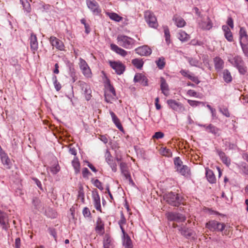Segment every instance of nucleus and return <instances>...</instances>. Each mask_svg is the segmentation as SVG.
Returning <instances> with one entry per match:
<instances>
[{
	"instance_id": "6e6d98bb",
	"label": "nucleus",
	"mask_w": 248,
	"mask_h": 248,
	"mask_svg": "<svg viewBox=\"0 0 248 248\" xmlns=\"http://www.w3.org/2000/svg\"><path fill=\"white\" fill-rule=\"evenodd\" d=\"M220 112L224 116L227 117H229L230 116V114L228 109L227 108H220Z\"/></svg>"
},
{
	"instance_id": "cd10ccee",
	"label": "nucleus",
	"mask_w": 248,
	"mask_h": 248,
	"mask_svg": "<svg viewBox=\"0 0 248 248\" xmlns=\"http://www.w3.org/2000/svg\"><path fill=\"white\" fill-rule=\"evenodd\" d=\"M0 224L3 229H8L9 225L8 223L7 215L4 212L0 216Z\"/></svg>"
},
{
	"instance_id": "4c0bfd02",
	"label": "nucleus",
	"mask_w": 248,
	"mask_h": 248,
	"mask_svg": "<svg viewBox=\"0 0 248 248\" xmlns=\"http://www.w3.org/2000/svg\"><path fill=\"white\" fill-rule=\"evenodd\" d=\"M122 174L125 177V179L128 181L129 184L134 186L135 185L130 175V173L128 171V170H125L121 171Z\"/></svg>"
},
{
	"instance_id": "680f3d73",
	"label": "nucleus",
	"mask_w": 248,
	"mask_h": 248,
	"mask_svg": "<svg viewBox=\"0 0 248 248\" xmlns=\"http://www.w3.org/2000/svg\"><path fill=\"white\" fill-rule=\"evenodd\" d=\"M32 204L35 208L37 209L39 208L40 201L36 198H34L32 200Z\"/></svg>"
},
{
	"instance_id": "4468645a",
	"label": "nucleus",
	"mask_w": 248,
	"mask_h": 248,
	"mask_svg": "<svg viewBox=\"0 0 248 248\" xmlns=\"http://www.w3.org/2000/svg\"><path fill=\"white\" fill-rule=\"evenodd\" d=\"M136 52L140 56H148L152 53V49L147 46H143L137 48Z\"/></svg>"
},
{
	"instance_id": "603ef678",
	"label": "nucleus",
	"mask_w": 248,
	"mask_h": 248,
	"mask_svg": "<svg viewBox=\"0 0 248 248\" xmlns=\"http://www.w3.org/2000/svg\"><path fill=\"white\" fill-rule=\"evenodd\" d=\"M242 172L245 175H248V166L246 164H242L240 167Z\"/></svg>"
},
{
	"instance_id": "c9c22d12",
	"label": "nucleus",
	"mask_w": 248,
	"mask_h": 248,
	"mask_svg": "<svg viewBox=\"0 0 248 248\" xmlns=\"http://www.w3.org/2000/svg\"><path fill=\"white\" fill-rule=\"evenodd\" d=\"M188 62L192 66H195L200 68L201 67L202 64V62L200 61V58L198 59L196 58H188Z\"/></svg>"
},
{
	"instance_id": "3c124183",
	"label": "nucleus",
	"mask_w": 248,
	"mask_h": 248,
	"mask_svg": "<svg viewBox=\"0 0 248 248\" xmlns=\"http://www.w3.org/2000/svg\"><path fill=\"white\" fill-rule=\"evenodd\" d=\"M188 104L192 107H196L201 104H203L202 102L198 101H194V100H188Z\"/></svg>"
},
{
	"instance_id": "a19ab883",
	"label": "nucleus",
	"mask_w": 248,
	"mask_h": 248,
	"mask_svg": "<svg viewBox=\"0 0 248 248\" xmlns=\"http://www.w3.org/2000/svg\"><path fill=\"white\" fill-rule=\"evenodd\" d=\"M132 64L138 69H141L143 65L144 62L142 59H135L132 61Z\"/></svg>"
},
{
	"instance_id": "f3484780",
	"label": "nucleus",
	"mask_w": 248,
	"mask_h": 248,
	"mask_svg": "<svg viewBox=\"0 0 248 248\" xmlns=\"http://www.w3.org/2000/svg\"><path fill=\"white\" fill-rule=\"evenodd\" d=\"M134 80L135 82H139L142 86L148 85V79L141 74H136L134 77Z\"/></svg>"
},
{
	"instance_id": "4d7b16f0",
	"label": "nucleus",
	"mask_w": 248,
	"mask_h": 248,
	"mask_svg": "<svg viewBox=\"0 0 248 248\" xmlns=\"http://www.w3.org/2000/svg\"><path fill=\"white\" fill-rule=\"evenodd\" d=\"M48 232L49 233L52 235L53 238L55 239V241L57 240V232L55 229L53 228H49L48 229Z\"/></svg>"
},
{
	"instance_id": "37998d69",
	"label": "nucleus",
	"mask_w": 248,
	"mask_h": 248,
	"mask_svg": "<svg viewBox=\"0 0 248 248\" xmlns=\"http://www.w3.org/2000/svg\"><path fill=\"white\" fill-rule=\"evenodd\" d=\"M107 15L109 16V17L115 21L119 22L120 21L122 17L119 16L117 14L115 13H107Z\"/></svg>"
},
{
	"instance_id": "6e6552de",
	"label": "nucleus",
	"mask_w": 248,
	"mask_h": 248,
	"mask_svg": "<svg viewBox=\"0 0 248 248\" xmlns=\"http://www.w3.org/2000/svg\"><path fill=\"white\" fill-rule=\"evenodd\" d=\"M79 66L84 76L87 78L91 77V70L86 62L81 58L79 59Z\"/></svg>"
},
{
	"instance_id": "7ed1b4c3",
	"label": "nucleus",
	"mask_w": 248,
	"mask_h": 248,
	"mask_svg": "<svg viewBox=\"0 0 248 248\" xmlns=\"http://www.w3.org/2000/svg\"><path fill=\"white\" fill-rule=\"evenodd\" d=\"M163 199L168 204L173 206H178L182 202V198L178 194L172 192L164 194Z\"/></svg>"
},
{
	"instance_id": "412c9836",
	"label": "nucleus",
	"mask_w": 248,
	"mask_h": 248,
	"mask_svg": "<svg viewBox=\"0 0 248 248\" xmlns=\"http://www.w3.org/2000/svg\"><path fill=\"white\" fill-rule=\"evenodd\" d=\"M93 205L95 208L100 212H101L100 196L98 192L93 193Z\"/></svg>"
},
{
	"instance_id": "20e7f679",
	"label": "nucleus",
	"mask_w": 248,
	"mask_h": 248,
	"mask_svg": "<svg viewBox=\"0 0 248 248\" xmlns=\"http://www.w3.org/2000/svg\"><path fill=\"white\" fill-rule=\"evenodd\" d=\"M117 40L119 46L126 49L131 48L135 42L133 38L124 35H118Z\"/></svg>"
},
{
	"instance_id": "6ab92c4d",
	"label": "nucleus",
	"mask_w": 248,
	"mask_h": 248,
	"mask_svg": "<svg viewBox=\"0 0 248 248\" xmlns=\"http://www.w3.org/2000/svg\"><path fill=\"white\" fill-rule=\"evenodd\" d=\"M228 61L231 63L235 67L239 66L244 64V62L242 60V58L239 56L230 57Z\"/></svg>"
},
{
	"instance_id": "2f4dec72",
	"label": "nucleus",
	"mask_w": 248,
	"mask_h": 248,
	"mask_svg": "<svg viewBox=\"0 0 248 248\" xmlns=\"http://www.w3.org/2000/svg\"><path fill=\"white\" fill-rule=\"evenodd\" d=\"M215 67L217 71H219L223 68L224 62L219 57H216L214 59Z\"/></svg>"
},
{
	"instance_id": "393cba45",
	"label": "nucleus",
	"mask_w": 248,
	"mask_h": 248,
	"mask_svg": "<svg viewBox=\"0 0 248 248\" xmlns=\"http://www.w3.org/2000/svg\"><path fill=\"white\" fill-rule=\"evenodd\" d=\"M123 241L124 248H133L132 241L126 232L125 234H123Z\"/></svg>"
},
{
	"instance_id": "8fccbe9b",
	"label": "nucleus",
	"mask_w": 248,
	"mask_h": 248,
	"mask_svg": "<svg viewBox=\"0 0 248 248\" xmlns=\"http://www.w3.org/2000/svg\"><path fill=\"white\" fill-rule=\"evenodd\" d=\"M164 136V134L162 132H156L155 133V134L153 136V139H159L163 138Z\"/></svg>"
},
{
	"instance_id": "dca6fc26",
	"label": "nucleus",
	"mask_w": 248,
	"mask_h": 248,
	"mask_svg": "<svg viewBox=\"0 0 248 248\" xmlns=\"http://www.w3.org/2000/svg\"><path fill=\"white\" fill-rule=\"evenodd\" d=\"M30 44L31 51L35 53L38 48V43L36 35L33 33L31 34L30 38Z\"/></svg>"
},
{
	"instance_id": "ddd939ff",
	"label": "nucleus",
	"mask_w": 248,
	"mask_h": 248,
	"mask_svg": "<svg viewBox=\"0 0 248 248\" xmlns=\"http://www.w3.org/2000/svg\"><path fill=\"white\" fill-rule=\"evenodd\" d=\"M105 158L106 162L110 166L112 171L116 172L117 171V164L113 160L110 153L108 149L106 150V151Z\"/></svg>"
},
{
	"instance_id": "49530a36",
	"label": "nucleus",
	"mask_w": 248,
	"mask_h": 248,
	"mask_svg": "<svg viewBox=\"0 0 248 248\" xmlns=\"http://www.w3.org/2000/svg\"><path fill=\"white\" fill-rule=\"evenodd\" d=\"M160 154L164 156L170 157L172 155L170 150L166 148H162L160 150Z\"/></svg>"
},
{
	"instance_id": "f704fd0d",
	"label": "nucleus",
	"mask_w": 248,
	"mask_h": 248,
	"mask_svg": "<svg viewBox=\"0 0 248 248\" xmlns=\"http://www.w3.org/2000/svg\"><path fill=\"white\" fill-rule=\"evenodd\" d=\"M178 38L182 42H185L187 41L190 39L189 35L185 31H180L178 33Z\"/></svg>"
},
{
	"instance_id": "5701e85b",
	"label": "nucleus",
	"mask_w": 248,
	"mask_h": 248,
	"mask_svg": "<svg viewBox=\"0 0 248 248\" xmlns=\"http://www.w3.org/2000/svg\"><path fill=\"white\" fill-rule=\"evenodd\" d=\"M104 222L100 217H98L95 227L96 232L99 234H103L104 233Z\"/></svg>"
},
{
	"instance_id": "e433bc0d",
	"label": "nucleus",
	"mask_w": 248,
	"mask_h": 248,
	"mask_svg": "<svg viewBox=\"0 0 248 248\" xmlns=\"http://www.w3.org/2000/svg\"><path fill=\"white\" fill-rule=\"evenodd\" d=\"M126 222V220L124 217V214L123 213V212H121L120 219L118 221V224L119 225L120 228L122 231L123 234H125V232L124 230L123 226H124V225L125 224Z\"/></svg>"
},
{
	"instance_id": "58836bf2",
	"label": "nucleus",
	"mask_w": 248,
	"mask_h": 248,
	"mask_svg": "<svg viewBox=\"0 0 248 248\" xmlns=\"http://www.w3.org/2000/svg\"><path fill=\"white\" fill-rule=\"evenodd\" d=\"M72 166L74 168L76 173H78L80 171V163L78 158L75 157L72 162Z\"/></svg>"
},
{
	"instance_id": "c85d7f7f",
	"label": "nucleus",
	"mask_w": 248,
	"mask_h": 248,
	"mask_svg": "<svg viewBox=\"0 0 248 248\" xmlns=\"http://www.w3.org/2000/svg\"><path fill=\"white\" fill-rule=\"evenodd\" d=\"M110 47H111V49L112 50H113L116 53H117V54H120V55H121L122 56H124V57L125 56L127 55V51H126L124 49H123V48H122L121 47H119L116 45H115V44H111L110 45Z\"/></svg>"
},
{
	"instance_id": "f257e3e1",
	"label": "nucleus",
	"mask_w": 248,
	"mask_h": 248,
	"mask_svg": "<svg viewBox=\"0 0 248 248\" xmlns=\"http://www.w3.org/2000/svg\"><path fill=\"white\" fill-rule=\"evenodd\" d=\"M205 227L212 232H222L223 235H227L226 232L230 228L229 225L215 220H210L207 222L205 224Z\"/></svg>"
},
{
	"instance_id": "09e8293b",
	"label": "nucleus",
	"mask_w": 248,
	"mask_h": 248,
	"mask_svg": "<svg viewBox=\"0 0 248 248\" xmlns=\"http://www.w3.org/2000/svg\"><path fill=\"white\" fill-rule=\"evenodd\" d=\"M174 163L175 166V168L177 170L178 168L181 167V166H183L182 165V161L180 159L179 157H176L174 158Z\"/></svg>"
},
{
	"instance_id": "aec40b11",
	"label": "nucleus",
	"mask_w": 248,
	"mask_h": 248,
	"mask_svg": "<svg viewBox=\"0 0 248 248\" xmlns=\"http://www.w3.org/2000/svg\"><path fill=\"white\" fill-rule=\"evenodd\" d=\"M199 26L202 30H209L212 28L213 24L211 19L208 17L206 21L199 22Z\"/></svg>"
},
{
	"instance_id": "774afa93",
	"label": "nucleus",
	"mask_w": 248,
	"mask_h": 248,
	"mask_svg": "<svg viewBox=\"0 0 248 248\" xmlns=\"http://www.w3.org/2000/svg\"><path fill=\"white\" fill-rule=\"evenodd\" d=\"M99 139L105 144L107 143L108 142V138L106 135L100 136Z\"/></svg>"
},
{
	"instance_id": "39448f33",
	"label": "nucleus",
	"mask_w": 248,
	"mask_h": 248,
	"mask_svg": "<svg viewBox=\"0 0 248 248\" xmlns=\"http://www.w3.org/2000/svg\"><path fill=\"white\" fill-rule=\"evenodd\" d=\"M144 16L146 23L150 27L155 29L157 27L158 23L156 18L152 12L149 10L145 11Z\"/></svg>"
},
{
	"instance_id": "052dcab7",
	"label": "nucleus",
	"mask_w": 248,
	"mask_h": 248,
	"mask_svg": "<svg viewBox=\"0 0 248 248\" xmlns=\"http://www.w3.org/2000/svg\"><path fill=\"white\" fill-rule=\"evenodd\" d=\"M60 170V167L58 165L53 166L51 168V171L53 174H56Z\"/></svg>"
},
{
	"instance_id": "79ce46f5",
	"label": "nucleus",
	"mask_w": 248,
	"mask_h": 248,
	"mask_svg": "<svg viewBox=\"0 0 248 248\" xmlns=\"http://www.w3.org/2000/svg\"><path fill=\"white\" fill-rule=\"evenodd\" d=\"M20 3L22 5L23 9L25 11L29 13L31 12V8L28 0H20Z\"/></svg>"
},
{
	"instance_id": "2eb2a0df",
	"label": "nucleus",
	"mask_w": 248,
	"mask_h": 248,
	"mask_svg": "<svg viewBox=\"0 0 248 248\" xmlns=\"http://www.w3.org/2000/svg\"><path fill=\"white\" fill-rule=\"evenodd\" d=\"M104 248H114V240L108 234H106L103 240Z\"/></svg>"
},
{
	"instance_id": "69168bd1",
	"label": "nucleus",
	"mask_w": 248,
	"mask_h": 248,
	"mask_svg": "<svg viewBox=\"0 0 248 248\" xmlns=\"http://www.w3.org/2000/svg\"><path fill=\"white\" fill-rule=\"evenodd\" d=\"M227 23L228 26H229L232 29L233 28V21L232 17H228Z\"/></svg>"
},
{
	"instance_id": "f8f14e48",
	"label": "nucleus",
	"mask_w": 248,
	"mask_h": 248,
	"mask_svg": "<svg viewBox=\"0 0 248 248\" xmlns=\"http://www.w3.org/2000/svg\"><path fill=\"white\" fill-rule=\"evenodd\" d=\"M49 42L51 45L59 50H63L64 46L63 42L55 36H51L49 38Z\"/></svg>"
},
{
	"instance_id": "9d476101",
	"label": "nucleus",
	"mask_w": 248,
	"mask_h": 248,
	"mask_svg": "<svg viewBox=\"0 0 248 248\" xmlns=\"http://www.w3.org/2000/svg\"><path fill=\"white\" fill-rule=\"evenodd\" d=\"M109 63L110 67L115 70L117 74L121 75L124 72L125 66L122 62L110 61Z\"/></svg>"
},
{
	"instance_id": "e2e57ef3",
	"label": "nucleus",
	"mask_w": 248,
	"mask_h": 248,
	"mask_svg": "<svg viewBox=\"0 0 248 248\" xmlns=\"http://www.w3.org/2000/svg\"><path fill=\"white\" fill-rule=\"evenodd\" d=\"M190 44L193 46H201L202 45V42L196 39H193L190 41Z\"/></svg>"
},
{
	"instance_id": "423d86ee",
	"label": "nucleus",
	"mask_w": 248,
	"mask_h": 248,
	"mask_svg": "<svg viewBox=\"0 0 248 248\" xmlns=\"http://www.w3.org/2000/svg\"><path fill=\"white\" fill-rule=\"evenodd\" d=\"M78 85L81 90L82 93L84 95L86 99L89 101L92 97V90L90 86L83 81H79Z\"/></svg>"
},
{
	"instance_id": "7c9ffc66",
	"label": "nucleus",
	"mask_w": 248,
	"mask_h": 248,
	"mask_svg": "<svg viewBox=\"0 0 248 248\" xmlns=\"http://www.w3.org/2000/svg\"><path fill=\"white\" fill-rule=\"evenodd\" d=\"M206 177L209 182L214 184L216 182L215 176L213 172L210 169H206Z\"/></svg>"
},
{
	"instance_id": "b1692460",
	"label": "nucleus",
	"mask_w": 248,
	"mask_h": 248,
	"mask_svg": "<svg viewBox=\"0 0 248 248\" xmlns=\"http://www.w3.org/2000/svg\"><path fill=\"white\" fill-rule=\"evenodd\" d=\"M172 20L175 22V25L178 28H182L186 24L185 20L177 15H175L173 16Z\"/></svg>"
},
{
	"instance_id": "9b49d317",
	"label": "nucleus",
	"mask_w": 248,
	"mask_h": 248,
	"mask_svg": "<svg viewBox=\"0 0 248 248\" xmlns=\"http://www.w3.org/2000/svg\"><path fill=\"white\" fill-rule=\"evenodd\" d=\"M86 3L88 7L92 11L93 14L99 15L101 12V10L96 1L87 0Z\"/></svg>"
},
{
	"instance_id": "864d4df0",
	"label": "nucleus",
	"mask_w": 248,
	"mask_h": 248,
	"mask_svg": "<svg viewBox=\"0 0 248 248\" xmlns=\"http://www.w3.org/2000/svg\"><path fill=\"white\" fill-rule=\"evenodd\" d=\"M93 185L98 189L101 190L103 189V187L102 186V183L98 179H95L94 181Z\"/></svg>"
},
{
	"instance_id": "0eeeda50",
	"label": "nucleus",
	"mask_w": 248,
	"mask_h": 248,
	"mask_svg": "<svg viewBox=\"0 0 248 248\" xmlns=\"http://www.w3.org/2000/svg\"><path fill=\"white\" fill-rule=\"evenodd\" d=\"M167 103L169 107L174 111L178 112H183L186 110L183 104L177 102L175 100L169 99L167 100Z\"/></svg>"
},
{
	"instance_id": "a211bd4d",
	"label": "nucleus",
	"mask_w": 248,
	"mask_h": 248,
	"mask_svg": "<svg viewBox=\"0 0 248 248\" xmlns=\"http://www.w3.org/2000/svg\"><path fill=\"white\" fill-rule=\"evenodd\" d=\"M178 230L181 232V234L186 238L193 236L194 234V232L192 230L185 227H179Z\"/></svg>"
},
{
	"instance_id": "ea45409f",
	"label": "nucleus",
	"mask_w": 248,
	"mask_h": 248,
	"mask_svg": "<svg viewBox=\"0 0 248 248\" xmlns=\"http://www.w3.org/2000/svg\"><path fill=\"white\" fill-rule=\"evenodd\" d=\"M223 77L224 81L227 83L231 82L232 80L231 73L227 69H225L223 71Z\"/></svg>"
},
{
	"instance_id": "13d9d810",
	"label": "nucleus",
	"mask_w": 248,
	"mask_h": 248,
	"mask_svg": "<svg viewBox=\"0 0 248 248\" xmlns=\"http://www.w3.org/2000/svg\"><path fill=\"white\" fill-rule=\"evenodd\" d=\"M82 176L84 178H87L89 174H91L90 171L86 168H84L82 171Z\"/></svg>"
},
{
	"instance_id": "bf43d9fd",
	"label": "nucleus",
	"mask_w": 248,
	"mask_h": 248,
	"mask_svg": "<svg viewBox=\"0 0 248 248\" xmlns=\"http://www.w3.org/2000/svg\"><path fill=\"white\" fill-rule=\"evenodd\" d=\"M82 213L85 217H89L91 215L90 211L87 207H84L83 208Z\"/></svg>"
},
{
	"instance_id": "de8ad7c7",
	"label": "nucleus",
	"mask_w": 248,
	"mask_h": 248,
	"mask_svg": "<svg viewBox=\"0 0 248 248\" xmlns=\"http://www.w3.org/2000/svg\"><path fill=\"white\" fill-rule=\"evenodd\" d=\"M52 80L53 81V84L56 91H60L62 88V86L61 84L58 82L57 77L56 76L54 75L52 77Z\"/></svg>"
},
{
	"instance_id": "72a5a7b5",
	"label": "nucleus",
	"mask_w": 248,
	"mask_h": 248,
	"mask_svg": "<svg viewBox=\"0 0 248 248\" xmlns=\"http://www.w3.org/2000/svg\"><path fill=\"white\" fill-rule=\"evenodd\" d=\"M206 130L214 135H219V129L212 124H209L207 126H206Z\"/></svg>"
},
{
	"instance_id": "bb28decb",
	"label": "nucleus",
	"mask_w": 248,
	"mask_h": 248,
	"mask_svg": "<svg viewBox=\"0 0 248 248\" xmlns=\"http://www.w3.org/2000/svg\"><path fill=\"white\" fill-rule=\"evenodd\" d=\"M1 161L3 165L6 169L10 168V160L7 155L4 153H1L0 155Z\"/></svg>"
},
{
	"instance_id": "0e129e2a",
	"label": "nucleus",
	"mask_w": 248,
	"mask_h": 248,
	"mask_svg": "<svg viewBox=\"0 0 248 248\" xmlns=\"http://www.w3.org/2000/svg\"><path fill=\"white\" fill-rule=\"evenodd\" d=\"M238 69L239 72L241 74H245L246 73V70L244 66V64L243 65H240L239 66L236 67Z\"/></svg>"
},
{
	"instance_id": "a18cd8bd",
	"label": "nucleus",
	"mask_w": 248,
	"mask_h": 248,
	"mask_svg": "<svg viewBox=\"0 0 248 248\" xmlns=\"http://www.w3.org/2000/svg\"><path fill=\"white\" fill-rule=\"evenodd\" d=\"M164 32L165 34V40L168 45H169L170 42V33L169 29L167 26L164 27Z\"/></svg>"
},
{
	"instance_id": "f03ea898",
	"label": "nucleus",
	"mask_w": 248,
	"mask_h": 248,
	"mask_svg": "<svg viewBox=\"0 0 248 248\" xmlns=\"http://www.w3.org/2000/svg\"><path fill=\"white\" fill-rule=\"evenodd\" d=\"M239 42L245 55L248 57V35L246 29L241 27L239 32Z\"/></svg>"
},
{
	"instance_id": "c03bdc74",
	"label": "nucleus",
	"mask_w": 248,
	"mask_h": 248,
	"mask_svg": "<svg viewBox=\"0 0 248 248\" xmlns=\"http://www.w3.org/2000/svg\"><path fill=\"white\" fill-rule=\"evenodd\" d=\"M156 64L158 68L160 69L164 68L165 65V58L163 57H161L158 58L157 60L155 61Z\"/></svg>"
},
{
	"instance_id": "4be33fe9",
	"label": "nucleus",
	"mask_w": 248,
	"mask_h": 248,
	"mask_svg": "<svg viewBox=\"0 0 248 248\" xmlns=\"http://www.w3.org/2000/svg\"><path fill=\"white\" fill-rule=\"evenodd\" d=\"M160 89L162 93H163L165 96H168L169 95V86L167 83L166 80L163 77L160 78Z\"/></svg>"
},
{
	"instance_id": "473e14b6",
	"label": "nucleus",
	"mask_w": 248,
	"mask_h": 248,
	"mask_svg": "<svg viewBox=\"0 0 248 248\" xmlns=\"http://www.w3.org/2000/svg\"><path fill=\"white\" fill-rule=\"evenodd\" d=\"M176 170L181 175L185 176H188L190 175V169L186 165H183L180 168H178Z\"/></svg>"
},
{
	"instance_id": "c756f323",
	"label": "nucleus",
	"mask_w": 248,
	"mask_h": 248,
	"mask_svg": "<svg viewBox=\"0 0 248 248\" xmlns=\"http://www.w3.org/2000/svg\"><path fill=\"white\" fill-rule=\"evenodd\" d=\"M111 117L112 118V120L113 122L114 123L116 127L121 131L123 130V127L120 123V121L115 114L112 111H110L109 112Z\"/></svg>"
},
{
	"instance_id": "5fc2aeb1",
	"label": "nucleus",
	"mask_w": 248,
	"mask_h": 248,
	"mask_svg": "<svg viewBox=\"0 0 248 248\" xmlns=\"http://www.w3.org/2000/svg\"><path fill=\"white\" fill-rule=\"evenodd\" d=\"M225 38L229 42H232L233 41V36L231 31L228 32H226L224 34Z\"/></svg>"
},
{
	"instance_id": "a878e982",
	"label": "nucleus",
	"mask_w": 248,
	"mask_h": 248,
	"mask_svg": "<svg viewBox=\"0 0 248 248\" xmlns=\"http://www.w3.org/2000/svg\"><path fill=\"white\" fill-rule=\"evenodd\" d=\"M217 152L222 162L227 166H229L231 164L230 159L222 151L217 150Z\"/></svg>"
},
{
	"instance_id": "338daca9",
	"label": "nucleus",
	"mask_w": 248,
	"mask_h": 248,
	"mask_svg": "<svg viewBox=\"0 0 248 248\" xmlns=\"http://www.w3.org/2000/svg\"><path fill=\"white\" fill-rule=\"evenodd\" d=\"M120 170H121V171H123V170H127L128 169V168H127V164L125 163H124V162L120 163Z\"/></svg>"
},
{
	"instance_id": "1a4fd4ad",
	"label": "nucleus",
	"mask_w": 248,
	"mask_h": 248,
	"mask_svg": "<svg viewBox=\"0 0 248 248\" xmlns=\"http://www.w3.org/2000/svg\"><path fill=\"white\" fill-rule=\"evenodd\" d=\"M166 217L168 220L170 221L182 222H184L186 219L185 216L178 213L169 212L166 214Z\"/></svg>"
}]
</instances>
